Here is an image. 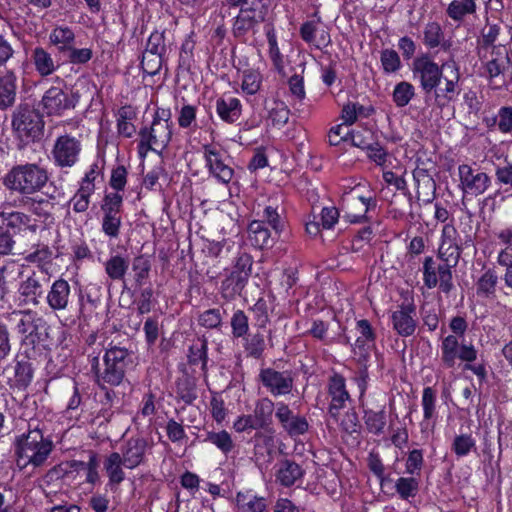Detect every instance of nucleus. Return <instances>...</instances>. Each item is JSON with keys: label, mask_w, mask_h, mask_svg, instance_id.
Listing matches in <instances>:
<instances>
[{"label": "nucleus", "mask_w": 512, "mask_h": 512, "mask_svg": "<svg viewBox=\"0 0 512 512\" xmlns=\"http://www.w3.org/2000/svg\"><path fill=\"white\" fill-rule=\"evenodd\" d=\"M261 85V75L255 70H245L243 72V80L241 88L250 95L257 93Z\"/></svg>", "instance_id": "56"}, {"label": "nucleus", "mask_w": 512, "mask_h": 512, "mask_svg": "<svg viewBox=\"0 0 512 512\" xmlns=\"http://www.w3.org/2000/svg\"><path fill=\"white\" fill-rule=\"evenodd\" d=\"M304 475L302 467L292 460L285 459L278 465L276 472L277 481L285 486H292L297 480L301 479Z\"/></svg>", "instance_id": "25"}, {"label": "nucleus", "mask_w": 512, "mask_h": 512, "mask_svg": "<svg viewBox=\"0 0 512 512\" xmlns=\"http://www.w3.org/2000/svg\"><path fill=\"white\" fill-rule=\"evenodd\" d=\"M71 297L69 283L62 278L54 281L46 295V302L53 311L67 309Z\"/></svg>", "instance_id": "18"}, {"label": "nucleus", "mask_w": 512, "mask_h": 512, "mask_svg": "<svg viewBox=\"0 0 512 512\" xmlns=\"http://www.w3.org/2000/svg\"><path fill=\"white\" fill-rule=\"evenodd\" d=\"M438 266L432 257H426L423 263V281L426 287L434 288L438 284Z\"/></svg>", "instance_id": "58"}, {"label": "nucleus", "mask_w": 512, "mask_h": 512, "mask_svg": "<svg viewBox=\"0 0 512 512\" xmlns=\"http://www.w3.org/2000/svg\"><path fill=\"white\" fill-rule=\"evenodd\" d=\"M49 282V276L41 267L39 270L33 271L19 287L20 294L33 304L38 305L44 294V288Z\"/></svg>", "instance_id": "11"}, {"label": "nucleus", "mask_w": 512, "mask_h": 512, "mask_svg": "<svg viewBox=\"0 0 512 512\" xmlns=\"http://www.w3.org/2000/svg\"><path fill=\"white\" fill-rule=\"evenodd\" d=\"M199 325L207 329L219 328L222 324V315L219 309H208L198 318Z\"/></svg>", "instance_id": "59"}, {"label": "nucleus", "mask_w": 512, "mask_h": 512, "mask_svg": "<svg viewBox=\"0 0 512 512\" xmlns=\"http://www.w3.org/2000/svg\"><path fill=\"white\" fill-rule=\"evenodd\" d=\"M94 191V185H81L80 189L70 200L73 210L77 213H83L88 209L89 197Z\"/></svg>", "instance_id": "45"}, {"label": "nucleus", "mask_w": 512, "mask_h": 512, "mask_svg": "<svg viewBox=\"0 0 512 512\" xmlns=\"http://www.w3.org/2000/svg\"><path fill=\"white\" fill-rule=\"evenodd\" d=\"M244 338V349L249 357L259 359L265 350V338L260 332L247 334Z\"/></svg>", "instance_id": "38"}, {"label": "nucleus", "mask_w": 512, "mask_h": 512, "mask_svg": "<svg viewBox=\"0 0 512 512\" xmlns=\"http://www.w3.org/2000/svg\"><path fill=\"white\" fill-rule=\"evenodd\" d=\"M208 342L206 338H199L195 343L190 346L189 349V363L196 365L201 363L202 370L205 371L208 361Z\"/></svg>", "instance_id": "40"}, {"label": "nucleus", "mask_w": 512, "mask_h": 512, "mask_svg": "<svg viewBox=\"0 0 512 512\" xmlns=\"http://www.w3.org/2000/svg\"><path fill=\"white\" fill-rule=\"evenodd\" d=\"M31 59L36 71L41 76L51 75L59 66L58 62L54 61L52 55L43 47L34 48L32 51Z\"/></svg>", "instance_id": "28"}, {"label": "nucleus", "mask_w": 512, "mask_h": 512, "mask_svg": "<svg viewBox=\"0 0 512 512\" xmlns=\"http://www.w3.org/2000/svg\"><path fill=\"white\" fill-rule=\"evenodd\" d=\"M350 139L353 146L367 150L372 147L374 134L370 129L353 130L350 133Z\"/></svg>", "instance_id": "53"}, {"label": "nucleus", "mask_w": 512, "mask_h": 512, "mask_svg": "<svg viewBox=\"0 0 512 512\" xmlns=\"http://www.w3.org/2000/svg\"><path fill=\"white\" fill-rule=\"evenodd\" d=\"M49 40L60 53H66L73 46L75 35L68 27H56L50 33Z\"/></svg>", "instance_id": "33"}, {"label": "nucleus", "mask_w": 512, "mask_h": 512, "mask_svg": "<svg viewBox=\"0 0 512 512\" xmlns=\"http://www.w3.org/2000/svg\"><path fill=\"white\" fill-rule=\"evenodd\" d=\"M443 67L434 62L427 54L416 57L411 66L413 79L419 83L424 94L432 93L441 84Z\"/></svg>", "instance_id": "4"}, {"label": "nucleus", "mask_w": 512, "mask_h": 512, "mask_svg": "<svg viewBox=\"0 0 512 512\" xmlns=\"http://www.w3.org/2000/svg\"><path fill=\"white\" fill-rule=\"evenodd\" d=\"M242 106L235 97H221L216 100V112L226 123L232 124L241 116Z\"/></svg>", "instance_id": "22"}, {"label": "nucleus", "mask_w": 512, "mask_h": 512, "mask_svg": "<svg viewBox=\"0 0 512 512\" xmlns=\"http://www.w3.org/2000/svg\"><path fill=\"white\" fill-rule=\"evenodd\" d=\"M204 441L215 445L224 454H228L234 449V442L225 430L208 432Z\"/></svg>", "instance_id": "43"}, {"label": "nucleus", "mask_w": 512, "mask_h": 512, "mask_svg": "<svg viewBox=\"0 0 512 512\" xmlns=\"http://www.w3.org/2000/svg\"><path fill=\"white\" fill-rule=\"evenodd\" d=\"M275 417L282 428L291 436H299L307 432L309 424L305 417L294 415L292 410L283 402L276 404Z\"/></svg>", "instance_id": "12"}, {"label": "nucleus", "mask_w": 512, "mask_h": 512, "mask_svg": "<svg viewBox=\"0 0 512 512\" xmlns=\"http://www.w3.org/2000/svg\"><path fill=\"white\" fill-rule=\"evenodd\" d=\"M48 179L46 169L26 163L13 166L3 177V185L9 191L27 196L41 191Z\"/></svg>", "instance_id": "2"}, {"label": "nucleus", "mask_w": 512, "mask_h": 512, "mask_svg": "<svg viewBox=\"0 0 512 512\" xmlns=\"http://www.w3.org/2000/svg\"><path fill=\"white\" fill-rule=\"evenodd\" d=\"M166 46L164 36L162 33H152L147 41V46L144 53H152L153 55L163 56Z\"/></svg>", "instance_id": "63"}, {"label": "nucleus", "mask_w": 512, "mask_h": 512, "mask_svg": "<svg viewBox=\"0 0 512 512\" xmlns=\"http://www.w3.org/2000/svg\"><path fill=\"white\" fill-rule=\"evenodd\" d=\"M443 31L437 22H429L424 28V44L429 48H435L440 45L443 39Z\"/></svg>", "instance_id": "50"}, {"label": "nucleus", "mask_w": 512, "mask_h": 512, "mask_svg": "<svg viewBox=\"0 0 512 512\" xmlns=\"http://www.w3.org/2000/svg\"><path fill=\"white\" fill-rule=\"evenodd\" d=\"M147 442L144 438H131L122 448L123 465L133 469L143 461Z\"/></svg>", "instance_id": "21"}, {"label": "nucleus", "mask_w": 512, "mask_h": 512, "mask_svg": "<svg viewBox=\"0 0 512 512\" xmlns=\"http://www.w3.org/2000/svg\"><path fill=\"white\" fill-rule=\"evenodd\" d=\"M498 275L495 270L488 269L476 282L477 295L484 298H493L495 296Z\"/></svg>", "instance_id": "32"}, {"label": "nucleus", "mask_w": 512, "mask_h": 512, "mask_svg": "<svg viewBox=\"0 0 512 512\" xmlns=\"http://www.w3.org/2000/svg\"><path fill=\"white\" fill-rule=\"evenodd\" d=\"M365 425L370 433L380 435L386 426V415L384 410H367L364 415Z\"/></svg>", "instance_id": "41"}, {"label": "nucleus", "mask_w": 512, "mask_h": 512, "mask_svg": "<svg viewBox=\"0 0 512 512\" xmlns=\"http://www.w3.org/2000/svg\"><path fill=\"white\" fill-rule=\"evenodd\" d=\"M460 188L463 193L481 195L491 184V178L484 172L473 169L467 164L458 167Z\"/></svg>", "instance_id": "8"}, {"label": "nucleus", "mask_w": 512, "mask_h": 512, "mask_svg": "<svg viewBox=\"0 0 512 512\" xmlns=\"http://www.w3.org/2000/svg\"><path fill=\"white\" fill-rule=\"evenodd\" d=\"M418 190L417 198L422 199L424 203H431L435 197L436 183L429 175H422V179H417Z\"/></svg>", "instance_id": "44"}, {"label": "nucleus", "mask_w": 512, "mask_h": 512, "mask_svg": "<svg viewBox=\"0 0 512 512\" xmlns=\"http://www.w3.org/2000/svg\"><path fill=\"white\" fill-rule=\"evenodd\" d=\"M104 369L98 374V384L118 386L122 383L126 368L130 364V353L126 348L113 346L104 355Z\"/></svg>", "instance_id": "3"}, {"label": "nucleus", "mask_w": 512, "mask_h": 512, "mask_svg": "<svg viewBox=\"0 0 512 512\" xmlns=\"http://www.w3.org/2000/svg\"><path fill=\"white\" fill-rule=\"evenodd\" d=\"M122 203L123 198L119 193L106 194L101 205L103 216H121Z\"/></svg>", "instance_id": "48"}, {"label": "nucleus", "mask_w": 512, "mask_h": 512, "mask_svg": "<svg viewBox=\"0 0 512 512\" xmlns=\"http://www.w3.org/2000/svg\"><path fill=\"white\" fill-rule=\"evenodd\" d=\"M76 102L77 99L74 95L66 93L59 87H51L44 93L41 105L47 115L60 116L66 110L73 109Z\"/></svg>", "instance_id": "9"}, {"label": "nucleus", "mask_w": 512, "mask_h": 512, "mask_svg": "<svg viewBox=\"0 0 512 512\" xmlns=\"http://www.w3.org/2000/svg\"><path fill=\"white\" fill-rule=\"evenodd\" d=\"M476 449V442L471 435L461 434L457 435L452 443V451L458 457L468 455L472 450Z\"/></svg>", "instance_id": "49"}, {"label": "nucleus", "mask_w": 512, "mask_h": 512, "mask_svg": "<svg viewBox=\"0 0 512 512\" xmlns=\"http://www.w3.org/2000/svg\"><path fill=\"white\" fill-rule=\"evenodd\" d=\"M273 411L274 403L268 398H263L256 403L254 414L256 415V418L266 427L272 422Z\"/></svg>", "instance_id": "52"}, {"label": "nucleus", "mask_w": 512, "mask_h": 512, "mask_svg": "<svg viewBox=\"0 0 512 512\" xmlns=\"http://www.w3.org/2000/svg\"><path fill=\"white\" fill-rule=\"evenodd\" d=\"M12 127L20 137L37 139L42 134L44 122L37 110L21 104L13 112Z\"/></svg>", "instance_id": "6"}, {"label": "nucleus", "mask_w": 512, "mask_h": 512, "mask_svg": "<svg viewBox=\"0 0 512 512\" xmlns=\"http://www.w3.org/2000/svg\"><path fill=\"white\" fill-rule=\"evenodd\" d=\"M475 0H453L446 10L447 15L454 21L460 22L465 16L476 12Z\"/></svg>", "instance_id": "34"}, {"label": "nucleus", "mask_w": 512, "mask_h": 512, "mask_svg": "<svg viewBox=\"0 0 512 512\" xmlns=\"http://www.w3.org/2000/svg\"><path fill=\"white\" fill-rule=\"evenodd\" d=\"M5 373L10 387L18 389H25L33 377L31 363L22 356H17L15 364L7 367Z\"/></svg>", "instance_id": "14"}, {"label": "nucleus", "mask_w": 512, "mask_h": 512, "mask_svg": "<svg viewBox=\"0 0 512 512\" xmlns=\"http://www.w3.org/2000/svg\"><path fill=\"white\" fill-rule=\"evenodd\" d=\"M0 217L6 221L3 229H9L14 235L26 231L30 223V217L22 212H1Z\"/></svg>", "instance_id": "35"}, {"label": "nucleus", "mask_w": 512, "mask_h": 512, "mask_svg": "<svg viewBox=\"0 0 512 512\" xmlns=\"http://www.w3.org/2000/svg\"><path fill=\"white\" fill-rule=\"evenodd\" d=\"M441 352V360L444 365L448 368L453 367L459 354V343L456 336L449 335L443 339Z\"/></svg>", "instance_id": "37"}, {"label": "nucleus", "mask_w": 512, "mask_h": 512, "mask_svg": "<svg viewBox=\"0 0 512 512\" xmlns=\"http://www.w3.org/2000/svg\"><path fill=\"white\" fill-rule=\"evenodd\" d=\"M18 314L22 315V318L19 320L17 324V331L20 334H27L26 340H30L31 343L34 342V336L33 333L37 329V325L34 324V321L32 319V313L31 311L26 312H19Z\"/></svg>", "instance_id": "60"}, {"label": "nucleus", "mask_w": 512, "mask_h": 512, "mask_svg": "<svg viewBox=\"0 0 512 512\" xmlns=\"http://www.w3.org/2000/svg\"><path fill=\"white\" fill-rule=\"evenodd\" d=\"M462 249L459 244L456 245H440L438 249V257L448 266H456L459 262Z\"/></svg>", "instance_id": "54"}, {"label": "nucleus", "mask_w": 512, "mask_h": 512, "mask_svg": "<svg viewBox=\"0 0 512 512\" xmlns=\"http://www.w3.org/2000/svg\"><path fill=\"white\" fill-rule=\"evenodd\" d=\"M381 64L386 73H394L401 67L398 53L393 49H385L381 52Z\"/></svg>", "instance_id": "57"}, {"label": "nucleus", "mask_w": 512, "mask_h": 512, "mask_svg": "<svg viewBox=\"0 0 512 512\" xmlns=\"http://www.w3.org/2000/svg\"><path fill=\"white\" fill-rule=\"evenodd\" d=\"M453 267L454 266H448L445 264H441V265H438V268H437V270H438L437 277H438L439 288L445 294L450 293V291L453 288L452 272H451V269Z\"/></svg>", "instance_id": "62"}, {"label": "nucleus", "mask_w": 512, "mask_h": 512, "mask_svg": "<svg viewBox=\"0 0 512 512\" xmlns=\"http://www.w3.org/2000/svg\"><path fill=\"white\" fill-rule=\"evenodd\" d=\"M259 380L273 396L290 394L294 384L292 372H280L273 368L261 369Z\"/></svg>", "instance_id": "10"}, {"label": "nucleus", "mask_w": 512, "mask_h": 512, "mask_svg": "<svg viewBox=\"0 0 512 512\" xmlns=\"http://www.w3.org/2000/svg\"><path fill=\"white\" fill-rule=\"evenodd\" d=\"M415 314V307L412 304L401 305L398 310L393 312V328L400 336L407 337L414 333L416 329Z\"/></svg>", "instance_id": "19"}, {"label": "nucleus", "mask_w": 512, "mask_h": 512, "mask_svg": "<svg viewBox=\"0 0 512 512\" xmlns=\"http://www.w3.org/2000/svg\"><path fill=\"white\" fill-rule=\"evenodd\" d=\"M264 19L265 17L259 18L258 14L252 13L251 11L240 9L233 24V34L236 37L244 36L257 24L263 22Z\"/></svg>", "instance_id": "29"}, {"label": "nucleus", "mask_w": 512, "mask_h": 512, "mask_svg": "<svg viewBox=\"0 0 512 512\" xmlns=\"http://www.w3.org/2000/svg\"><path fill=\"white\" fill-rule=\"evenodd\" d=\"M9 229L0 227V256H19L26 253V248L19 244Z\"/></svg>", "instance_id": "30"}, {"label": "nucleus", "mask_w": 512, "mask_h": 512, "mask_svg": "<svg viewBox=\"0 0 512 512\" xmlns=\"http://www.w3.org/2000/svg\"><path fill=\"white\" fill-rule=\"evenodd\" d=\"M139 137L138 153L144 158L149 150H162L168 145L172 137V123L153 121L150 128L140 130Z\"/></svg>", "instance_id": "5"}, {"label": "nucleus", "mask_w": 512, "mask_h": 512, "mask_svg": "<svg viewBox=\"0 0 512 512\" xmlns=\"http://www.w3.org/2000/svg\"><path fill=\"white\" fill-rule=\"evenodd\" d=\"M350 200H359L361 202V209L359 213L351 214L347 213L345 218L351 223H360L366 219V213L369 210L370 204L372 202V197H365L360 195L359 186L354 187L348 194Z\"/></svg>", "instance_id": "39"}, {"label": "nucleus", "mask_w": 512, "mask_h": 512, "mask_svg": "<svg viewBox=\"0 0 512 512\" xmlns=\"http://www.w3.org/2000/svg\"><path fill=\"white\" fill-rule=\"evenodd\" d=\"M203 153L210 173L220 182L229 183L233 178L234 171L229 165L224 163L221 151L215 146L204 145Z\"/></svg>", "instance_id": "13"}, {"label": "nucleus", "mask_w": 512, "mask_h": 512, "mask_svg": "<svg viewBox=\"0 0 512 512\" xmlns=\"http://www.w3.org/2000/svg\"><path fill=\"white\" fill-rule=\"evenodd\" d=\"M415 96L414 86L406 81L399 82L393 91V102L397 107H405L409 104L411 99Z\"/></svg>", "instance_id": "42"}, {"label": "nucleus", "mask_w": 512, "mask_h": 512, "mask_svg": "<svg viewBox=\"0 0 512 512\" xmlns=\"http://www.w3.org/2000/svg\"><path fill=\"white\" fill-rule=\"evenodd\" d=\"M81 150L79 139L68 134L61 135L56 139L52 149L53 160L61 168L72 167L78 161Z\"/></svg>", "instance_id": "7"}, {"label": "nucleus", "mask_w": 512, "mask_h": 512, "mask_svg": "<svg viewBox=\"0 0 512 512\" xmlns=\"http://www.w3.org/2000/svg\"><path fill=\"white\" fill-rule=\"evenodd\" d=\"M328 393L331 397L329 414L333 418H336L339 410L344 407L345 402L349 399V393L346 390L345 379L343 376L334 374L330 377Z\"/></svg>", "instance_id": "17"}, {"label": "nucleus", "mask_w": 512, "mask_h": 512, "mask_svg": "<svg viewBox=\"0 0 512 512\" xmlns=\"http://www.w3.org/2000/svg\"><path fill=\"white\" fill-rule=\"evenodd\" d=\"M232 335L235 338H243L248 334L249 320L242 310H237L231 318Z\"/></svg>", "instance_id": "51"}, {"label": "nucleus", "mask_w": 512, "mask_h": 512, "mask_svg": "<svg viewBox=\"0 0 512 512\" xmlns=\"http://www.w3.org/2000/svg\"><path fill=\"white\" fill-rule=\"evenodd\" d=\"M176 393L186 404H191L197 398L194 381L188 377L179 379L176 383Z\"/></svg>", "instance_id": "46"}, {"label": "nucleus", "mask_w": 512, "mask_h": 512, "mask_svg": "<svg viewBox=\"0 0 512 512\" xmlns=\"http://www.w3.org/2000/svg\"><path fill=\"white\" fill-rule=\"evenodd\" d=\"M289 114V109L282 101H274L269 109V119L276 126H284L289 120Z\"/></svg>", "instance_id": "55"}, {"label": "nucleus", "mask_w": 512, "mask_h": 512, "mask_svg": "<svg viewBox=\"0 0 512 512\" xmlns=\"http://www.w3.org/2000/svg\"><path fill=\"white\" fill-rule=\"evenodd\" d=\"M278 235L272 233L264 221L254 220L248 226V238L254 247L259 249L271 248Z\"/></svg>", "instance_id": "20"}, {"label": "nucleus", "mask_w": 512, "mask_h": 512, "mask_svg": "<svg viewBox=\"0 0 512 512\" xmlns=\"http://www.w3.org/2000/svg\"><path fill=\"white\" fill-rule=\"evenodd\" d=\"M122 465L123 458L118 452H113L106 458L104 468L111 483L119 484L124 480L125 474L122 470Z\"/></svg>", "instance_id": "36"}, {"label": "nucleus", "mask_w": 512, "mask_h": 512, "mask_svg": "<svg viewBox=\"0 0 512 512\" xmlns=\"http://www.w3.org/2000/svg\"><path fill=\"white\" fill-rule=\"evenodd\" d=\"M246 274L239 275L231 272L230 275L223 280L221 285V293L225 299H234L240 295L247 282Z\"/></svg>", "instance_id": "31"}, {"label": "nucleus", "mask_w": 512, "mask_h": 512, "mask_svg": "<svg viewBox=\"0 0 512 512\" xmlns=\"http://www.w3.org/2000/svg\"><path fill=\"white\" fill-rule=\"evenodd\" d=\"M395 488L400 497L406 500L416 496L419 489V482L413 477H400L396 481Z\"/></svg>", "instance_id": "47"}, {"label": "nucleus", "mask_w": 512, "mask_h": 512, "mask_svg": "<svg viewBox=\"0 0 512 512\" xmlns=\"http://www.w3.org/2000/svg\"><path fill=\"white\" fill-rule=\"evenodd\" d=\"M512 67L508 57L504 59H492L485 65V71L489 82L495 88H501L506 85L505 73Z\"/></svg>", "instance_id": "24"}, {"label": "nucleus", "mask_w": 512, "mask_h": 512, "mask_svg": "<svg viewBox=\"0 0 512 512\" xmlns=\"http://www.w3.org/2000/svg\"><path fill=\"white\" fill-rule=\"evenodd\" d=\"M16 75L13 71H6L0 77V109L12 106L16 98Z\"/></svg>", "instance_id": "26"}, {"label": "nucleus", "mask_w": 512, "mask_h": 512, "mask_svg": "<svg viewBox=\"0 0 512 512\" xmlns=\"http://www.w3.org/2000/svg\"><path fill=\"white\" fill-rule=\"evenodd\" d=\"M162 66V56L153 55L152 53H143L141 67L148 75H156Z\"/></svg>", "instance_id": "61"}, {"label": "nucleus", "mask_w": 512, "mask_h": 512, "mask_svg": "<svg viewBox=\"0 0 512 512\" xmlns=\"http://www.w3.org/2000/svg\"><path fill=\"white\" fill-rule=\"evenodd\" d=\"M52 449V441L44 438L38 427L32 428V425L29 424L28 433L17 437L15 441L17 465L20 468H25L28 465L40 467L45 463Z\"/></svg>", "instance_id": "1"}, {"label": "nucleus", "mask_w": 512, "mask_h": 512, "mask_svg": "<svg viewBox=\"0 0 512 512\" xmlns=\"http://www.w3.org/2000/svg\"><path fill=\"white\" fill-rule=\"evenodd\" d=\"M121 216H103L102 231L110 238H117L120 234Z\"/></svg>", "instance_id": "64"}, {"label": "nucleus", "mask_w": 512, "mask_h": 512, "mask_svg": "<svg viewBox=\"0 0 512 512\" xmlns=\"http://www.w3.org/2000/svg\"><path fill=\"white\" fill-rule=\"evenodd\" d=\"M130 265L128 255H111L104 263L107 276L113 281L123 280Z\"/></svg>", "instance_id": "27"}, {"label": "nucleus", "mask_w": 512, "mask_h": 512, "mask_svg": "<svg viewBox=\"0 0 512 512\" xmlns=\"http://www.w3.org/2000/svg\"><path fill=\"white\" fill-rule=\"evenodd\" d=\"M236 506L238 512H269L267 500L252 491L238 492Z\"/></svg>", "instance_id": "23"}, {"label": "nucleus", "mask_w": 512, "mask_h": 512, "mask_svg": "<svg viewBox=\"0 0 512 512\" xmlns=\"http://www.w3.org/2000/svg\"><path fill=\"white\" fill-rule=\"evenodd\" d=\"M359 333L355 344L354 353L358 356L359 362H367L370 350L374 346L375 334L368 320H359L356 324Z\"/></svg>", "instance_id": "16"}, {"label": "nucleus", "mask_w": 512, "mask_h": 512, "mask_svg": "<svg viewBox=\"0 0 512 512\" xmlns=\"http://www.w3.org/2000/svg\"><path fill=\"white\" fill-rule=\"evenodd\" d=\"M454 67L455 74L451 78L444 77L443 85H439L432 91L434 93L435 105L438 108L443 109L449 103L454 102L460 93V74L458 67L456 65Z\"/></svg>", "instance_id": "15"}]
</instances>
